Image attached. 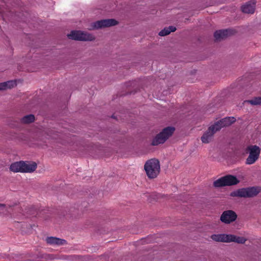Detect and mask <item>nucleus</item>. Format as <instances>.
<instances>
[{"label": "nucleus", "instance_id": "obj_20", "mask_svg": "<svg viewBox=\"0 0 261 261\" xmlns=\"http://www.w3.org/2000/svg\"><path fill=\"white\" fill-rule=\"evenodd\" d=\"M35 120V117L33 115L30 114L27 116H24L21 119V122L23 123H30L32 122Z\"/></svg>", "mask_w": 261, "mask_h": 261}, {"label": "nucleus", "instance_id": "obj_8", "mask_svg": "<svg viewBox=\"0 0 261 261\" xmlns=\"http://www.w3.org/2000/svg\"><path fill=\"white\" fill-rule=\"evenodd\" d=\"M217 131L214 125L209 127L201 138L202 143L205 144L210 143L212 140L214 134Z\"/></svg>", "mask_w": 261, "mask_h": 261}, {"label": "nucleus", "instance_id": "obj_12", "mask_svg": "<svg viewBox=\"0 0 261 261\" xmlns=\"http://www.w3.org/2000/svg\"><path fill=\"white\" fill-rule=\"evenodd\" d=\"M23 164L22 166L23 172H33L37 168V164L35 162H23Z\"/></svg>", "mask_w": 261, "mask_h": 261}, {"label": "nucleus", "instance_id": "obj_3", "mask_svg": "<svg viewBox=\"0 0 261 261\" xmlns=\"http://www.w3.org/2000/svg\"><path fill=\"white\" fill-rule=\"evenodd\" d=\"M175 128L173 127H167L158 134L152 140V145H158L164 143L173 133Z\"/></svg>", "mask_w": 261, "mask_h": 261}, {"label": "nucleus", "instance_id": "obj_6", "mask_svg": "<svg viewBox=\"0 0 261 261\" xmlns=\"http://www.w3.org/2000/svg\"><path fill=\"white\" fill-rule=\"evenodd\" d=\"M248 150L249 151V155L246 162L248 165H251L258 159L260 153V149L259 147L254 145L249 146Z\"/></svg>", "mask_w": 261, "mask_h": 261}, {"label": "nucleus", "instance_id": "obj_21", "mask_svg": "<svg viewBox=\"0 0 261 261\" xmlns=\"http://www.w3.org/2000/svg\"><path fill=\"white\" fill-rule=\"evenodd\" d=\"M214 186L215 187H221L226 186L224 176L215 180L214 182Z\"/></svg>", "mask_w": 261, "mask_h": 261}, {"label": "nucleus", "instance_id": "obj_23", "mask_svg": "<svg viewBox=\"0 0 261 261\" xmlns=\"http://www.w3.org/2000/svg\"><path fill=\"white\" fill-rule=\"evenodd\" d=\"M5 208V205L4 204H0V212L4 210Z\"/></svg>", "mask_w": 261, "mask_h": 261}, {"label": "nucleus", "instance_id": "obj_10", "mask_svg": "<svg viewBox=\"0 0 261 261\" xmlns=\"http://www.w3.org/2000/svg\"><path fill=\"white\" fill-rule=\"evenodd\" d=\"M235 121L236 119L233 117H226L215 123L214 125L215 126L216 130H219L222 127L230 125Z\"/></svg>", "mask_w": 261, "mask_h": 261}, {"label": "nucleus", "instance_id": "obj_16", "mask_svg": "<svg viewBox=\"0 0 261 261\" xmlns=\"http://www.w3.org/2000/svg\"><path fill=\"white\" fill-rule=\"evenodd\" d=\"M226 186H231L237 184L239 180L234 176L227 175L224 176Z\"/></svg>", "mask_w": 261, "mask_h": 261}, {"label": "nucleus", "instance_id": "obj_19", "mask_svg": "<svg viewBox=\"0 0 261 261\" xmlns=\"http://www.w3.org/2000/svg\"><path fill=\"white\" fill-rule=\"evenodd\" d=\"M245 103H248L253 106L261 105V97H256L249 100H246Z\"/></svg>", "mask_w": 261, "mask_h": 261}, {"label": "nucleus", "instance_id": "obj_1", "mask_svg": "<svg viewBox=\"0 0 261 261\" xmlns=\"http://www.w3.org/2000/svg\"><path fill=\"white\" fill-rule=\"evenodd\" d=\"M144 169L149 178H155L160 171L159 161L154 159L148 160L144 165Z\"/></svg>", "mask_w": 261, "mask_h": 261}, {"label": "nucleus", "instance_id": "obj_18", "mask_svg": "<svg viewBox=\"0 0 261 261\" xmlns=\"http://www.w3.org/2000/svg\"><path fill=\"white\" fill-rule=\"evenodd\" d=\"M176 30V28L173 26H170L168 28H165L161 31L159 35L161 36H164L169 34L171 32H173Z\"/></svg>", "mask_w": 261, "mask_h": 261}, {"label": "nucleus", "instance_id": "obj_4", "mask_svg": "<svg viewBox=\"0 0 261 261\" xmlns=\"http://www.w3.org/2000/svg\"><path fill=\"white\" fill-rule=\"evenodd\" d=\"M259 192V189L255 187L243 188L231 192L230 196L240 197H253L257 195Z\"/></svg>", "mask_w": 261, "mask_h": 261}, {"label": "nucleus", "instance_id": "obj_11", "mask_svg": "<svg viewBox=\"0 0 261 261\" xmlns=\"http://www.w3.org/2000/svg\"><path fill=\"white\" fill-rule=\"evenodd\" d=\"M255 3L254 1H250L242 7V10L244 13L252 14L255 10Z\"/></svg>", "mask_w": 261, "mask_h": 261}, {"label": "nucleus", "instance_id": "obj_2", "mask_svg": "<svg viewBox=\"0 0 261 261\" xmlns=\"http://www.w3.org/2000/svg\"><path fill=\"white\" fill-rule=\"evenodd\" d=\"M211 239L216 242H237L243 244L245 242L246 239L243 237L236 236L232 234H214L211 236Z\"/></svg>", "mask_w": 261, "mask_h": 261}, {"label": "nucleus", "instance_id": "obj_15", "mask_svg": "<svg viewBox=\"0 0 261 261\" xmlns=\"http://www.w3.org/2000/svg\"><path fill=\"white\" fill-rule=\"evenodd\" d=\"M46 241L47 244L51 245H60L65 243V241L64 240L53 237L47 238L46 239Z\"/></svg>", "mask_w": 261, "mask_h": 261}, {"label": "nucleus", "instance_id": "obj_17", "mask_svg": "<svg viewBox=\"0 0 261 261\" xmlns=\"http://www.w3.org/2000/svg\"><path fill=\"white\" fill-rule=\"evenodd\" d=\"M16 85V82L14 81H10L6 82L0 83V90L10 89Z\"/></svg>", "mask_w": 261, "mask_h": 261}, {"label": "nucleus", "instance_id": "obj_5", "mask_svg": "<svg viewBox=\"0 0 261 261\" xmlns=\"http://www.w3.org/2000/svg\"><path fill=\"white\" fill-rule=\"evenodd\" d=\"M67 36L69 39L79 41H92L95 39L93 35L81 31H72Z\"/></svg>", "mask_w": 261, "mask_h": 261}, {"label": "nucleus", "instance_id": "obj_9", "mask_svg": "<svg viewBox=\"0 0 261 261\" xmlns=\"http://www.w3.org/2000/svg\"><path fill=\"white\" fill-rule=\"evenodd\" d=\"M237 217L236 214L233 211H226L222 213L220 220L222 222L228 224L235 221Z\"/></svg>", "mask_w": 261, "mask_h": 261}, {"label": "nucleus", "instance_id": "obj_14", "mask_svg": "<svg viewBox=\"0 0 261 261\" xmlns=\"http://www.w3.org/2000/svg\"><path fill=\"white\" fill-rule=\"evenodd\" d=\"M23 161L16 162L10 166V170L13 172H23Z\"/></svg>", "mask_w": 261, "mask_h": 261}, {"label": "nucleus", "instance_id": "obj_22", "mask_svg": "<svg viewBox=\"0 0 261 261\" xmlns=\"http://www.w3.org/2000/svg\"><path fill=\"white\" fill-rule=\"evenodd\" d=\"M56 257H55V256L54 255H52V254H48L47 255V258L50 259H54Z\"/></svg>", "mask_w": 261, "mask_h": 261}, {"label": "nucleus", "instance_id": "obj_13", "mask_svg": "<svg viewBox=\"0 0 261 261\" xmlns=\"http://www.w3.org/2000/svg\"><path fill=\"white\" fill-rule=\"evenodd\" d=\"M231 34V31L229 30H219L215 32L214 37L218 40L223 39Z\"/></svg>", "mask_w": 261, "mask_h": 261}, {"label": "nucleus", "instance_id": "obj_7", "mask_svg": "<svg viewBox=\"0 0 261 261\" xmlns=\"http://www.w3.org/2000/svg\"><path fill=\"white\" fill-rule=\"evenodd\" d=\"M117 21L114 19H108L97 21L91 25V29H99L106 27H110L115 25Z\"/></svg>", "mask_w": 261, "mask_h": 261}]
</instances>
